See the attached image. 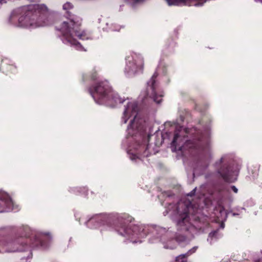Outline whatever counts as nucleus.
Returning <instances> with one entry per match:
<instances>
[{
  "instance_id": "20",
  "label": "nucleus",
  "mask_w": 262,
  "mask_h": 262,
  "mask_svg": "<svg viewBox=\"0 0 262 262\" xmlns=\"http://www.w3.org/2000/svg\"><path fill=\"white\" fill-rule=\"evenodd\" d=\"M181 128L182 127H180L179 128H177L175 130L173 138L171 143V147H177L178 144L177 142L180 138V132Z\"/></svg>"
},
{
  "instance_id": "8",
  "label": "nucleus",
  "mask_w": 262,
  "mask_h": 262,
  "mask_svg": "<svg viewBox=\"0 0 262 262\" xmlns=\"http://www.w3.org/2000/svg\"><path fill=\"white\" fill-rule=\"evenodd\" d=\"M172 152L177 154V159L192 158L195 163L194 169L203 170L208 168L212 155L209 148H171Z\"/></svg>"
},
{
  "instance_id": "1",
  "label": "nucleus",
  "mask_w": 262,
  "mask_h": 262,
  "mask_svg": "<svg viewBox=\"0 0 262 262\" xmlns=\"http://www.w3.org/2000/svg\"><path fill=\"white\" fill-rule=\"evenodd\" d=\"M130 222V220L118 214H100L90 218L86 224L91 228L106 226L109 229H114L118 234L130 239L133 243L138 242L134 240L135 238H144L150 234L152 236L149 239L150 243L162 242L165 248H174L167 244L168 233L165 228L157 226H139Z\"/></svg>"
},
{
  "instance_id": "27",
  "label": "nucleus",
  "mask_w": 262,
  "mask_h": 262,
  "mask_svg": "<svg viewBox=\"0 0 262 262\" xmlns=\"http://www.w3.org/2000/svg\"><path fill=\"white\" fill-rule=\"evenodd\" d=\"M196 187L194 188L192 190H191L189 193H188L187 195L190 196H192L195 195L196 192Z\"/></svg>"
},
{
  "instance_id": "39",
  "label": "nucleus",
  "mask_w": 262,
  "mask_h": 262,
  "mask_svg": "<svg viewBox=\"0 0 262 262\" xmlns=\"http://www.w3.org/2000/svg\"><path fill=\"white\" fill-rule=\"evenodd\" d=\"M159 67H158V69H157V71L158 70V69H159Z\"/></svg>"
},
{
  "instance_id": "4",
  "label": "nucleus",
  "mask_w": 262,
  "mask_h": 262,
  "mask_svg": "<svg viewBox=\"0 0 262 262\" xmlns=\"http://www.w3.org/2000/svg\"><path fill=\"white\" fill-rule=\"evenodd\" d=\"M47 10L44 5L34 4L24 6L13 11L8 21L11 25L34 29L44 25L41 23L43 11Z\"/></svg>"
},
{
  "instance_id": "38",
  "label": "nucleus",
  "mask_w": 262,
  "mask_h": 262,
  "mask_svg": "<svg viewBox=\"0 0 262 262\" xmlns=\"http://www.w3.org/2000/svg\"><path fill=\"white\" fill-rule=\"evenodd\" d=\"M159 67H158V69H157V71L158 70V69H159Z\"/></svg>"
},
{
  "instance_id": "7",
  "label": "nucleus",
  "mask_w": 262,
  "mask_h": 262,
  "mask_svg": "<svg viewBox=\"0 0 262 262\" xmlns=\"http://www.w3.org/2000/svg\"><path fill=\"white\" fill-rule=\"evenodd\" d=\"M242 166V162L235 160L230 155H224L215 161L214 167L216 172L226 182H234L237 180L240 169Z\"/></svg>"
},
{
  "instance_id": "32",
  "label": "nucleus",
  "mask_w": 262,
  "mask_h": 262,
  "mask_svg": "<svg viewBox=\"0 0 262 262\" xmlns=\"http://www.w3.org/2000/svg\"><path fill=\"white\" fill-rule=\"evenodd\" d=\"M144 0H134V1L136 2V3H138V2H143Z\"/></svg>"
},
{
  "instance_id": "35",
  "label": "nucleus",
  "mask_w": 262,
  "mask_h": 262,
  "mask_svg": "<svg viewBox=\"0 0 262 262\" xmlns=\"http://www.w3.org/2000/svg\"><path fill=\"white\" fill-rule=\"evenodd\" d=\"M30 2H33L36 1V0H29Z\"/></svg>"
},
{
  "instance_id": "19",
  "label": "nucleus",
  "mask_w": 262,
  "mask_h": 262,
  "mask_svg": "<svg viewBox=\"0 0 262 262\" xmlns=\"http://www.w3.org/2000/svg\"><path fill=\"white\" fill-rule=\"evenodd\" d=\"M176 46V43L171 40L168 44L166 45L165 48L163 50V54L168 56L170 54L174 52V49Z\"/></svg>"
},
{
  "instance_id": "5",
  "label": "nucleus",
  "mask_w": 262,
  "mask_h": 262,
  "mask_svg": "<svg viewBox=\"0 0 262 262\" xmlns=\"http://www.w3.org/2000/svg\"><path fill=\"white\" fill-rule=\"evenodd\" d=\"M66 18L69 21H63L60 28L55 27L56 30L60 31L62 35L61 38L62 42L74 46L78 50L85 51L81 44L73 37L74 35L81 40L89 39L85 31H80L81 18L70 12H67Z\"/></svg>"
},
{
  "instance_id": "31",
  "label": "nucleus",
  "mask_w": 262,
  "mask_h": 262,
  "mask_svg": "<svg viewBox=\"0 0 262 262\" xmlns=\"http://www.w3.org/2000/svg\"><path fill=\"white\" fill-rule=\"evenodd\" d=\"M163 75H165L166 74V70L165 68H164L163 71Z\"/></svg>"
},
{
  "instance_id": "14",
  "label": "nucleus",
  "mask_w": 262,
  "mask_h": 262,
  "mask_svg": "<svg viewBox=\"0 0 262 262\" xmlns=\"http://www.w3.org/2000/svg\"><path fill=\"white\" fill-rule=\"evenodd\" d=\"M13 204L12 200L7 193L0 192V213L10 211Z\"/></svg>"
},
{
  "instance_id": "33",
  "label": "nucleus",
  "mask_w": 262,
  "mask_h": 262,
  "mask_svg": "<svg viewBox=\"0 0 262 262\" xmlns=\"http://www.w3.org/2000/svg\"><path fill=\"white\" fill-rule=\"evenodd\" d=\"M255 262H262V259H258L257 260H256Z\"/></svg>"
},
{
  "instance_id": "6",
  "label": "nucleus",
  "mask_w": 262,
  "mask_h": 262,
  "mask_svg": "<svg viewBox=\"0 0 262 262\" xmlns=\"http://www.w3.org/2000/svg\"><path fill=\"white\" fill-rule=\"evenodd\" d=\"M88 91L98 104L114 107L118 103H123L125 100L113 91L106 80L96 82L88 88Z\"/></svg>"
},
{
  "instance_id": "17",
  "label": "nucleus",
  "mask_w": 262,
  "mask_h": 262,
  "mask_svg": "<svg viewBox=\"0 0 262 262\" xmlns=\"http://www.w3.org/2000/svg\"><path fill=\"white\" fill-rule=\"evenodd\" d=\"M214 213L219 221L226 220L227 217V213L224 207L221 205H218L214 209Z\"/></svg>"
},
{
  "instance_id": "18",
  "label": "nucleus",
  "mask_w": 262,
  "mask_h": 262,
  "mask_svg": "<svg viewBox=\"0 0 262 262\" xmlns=\"http://www.w3.org/2000/svg\"><path fill=\"white\" fill-rule=\"evenodd\" d=\"M220 237L221 234L219 233V229H217L216 230L212 231L209 233L207 241L209 242L210 244H212Z\"/></svg>"
},
{
  "instance_id": "37",
  "label": "nucleus",
  "mask_w": 262,
  "mask_h": 262,
  "mask_svg": "<svg viewBox=\"0 0 262 262\" xmlns=\"http://www.w3.org/2000/svg\"><path fill=\"white\" fill-rule=\"evenodd\" d=\"M173 241V239H170L168 242H171Z\"/></svg>"
},
{
  "instance_id": "26",
  "label": "nucleus",
  "mask_w": 262,
  "mask_h": 262,
  "mask_svg": "<svg viewBox=\"0 0 262 262\" xmlns=\"http://www.w3.org/2000/svg\"><path fill=\"white\" fill-rule=\"evenodd\" d=\"M198 248V247L197 246H194L193 248H192L191 249H190L187 253H186L185 254H186V255L187 256H189V255L194 253L196 251Z\"/></svg>"
},
{
  "instance_id": "22",
  "label": "nucleus",
  "mask_w": 262,
  "mask_h": 262,
  "mask_svg": "<svg viewBox=\"0 0 262 262\" xmlns=\"http://www.w3.org/2000/svg\"><path fill=\"white\" fill-rule=\"evenodd\" d=\"M91 80L94 82V83H95L96 82H97L98 81H101L99 79V76L97 74V71L95 69H93L91 72L90 74L89 75Z\"/></svg>"
},
{
  "instance_id": "3",
  "label": "nucleus",
  "mask_w": 262,
  "mask_h": 262,
  "mask_svg": "<svg viewBox=\"0 0 262 262\" xmlns=\"http://www.w3.org/2000/svg\"><path fill=\"white\" fill-rule=\"evenodd\" d=\"M151 129L147 122L142 120L137 122L134 128V119L132 120L127 126V134L123 140V145L126 147H160L164 142V135L159 131L151 135Z\"/></svg>"
},
{
  "instance_id": "16",
  "label": "nucleus",
  "mask_w": 262,
  "mask_h": 262,
  "mask_svg": "<svg viewBox=\"0 0 262 262\" xmlns=\"http://www.w3.org/2000/svg\"><path fill=\"white\" fill-rule=\"evenodd\" d=\"M9 61L7 59H4L2 61L0 70L6 75L9 73H15L16 72V67L12 64L8 63Z\"/></svg>"
},
{
  "instance_id": "28",
  "label": "nucleus",
  "mask_w": 262,
  "mask_h": 262,
  "mask_svg": "<svg viewBox=\"0 0 262 262\" xmlns=\"http://www.w3.org/2000/svg\"><path fill=\"white\" fill-rule=\"evenodd\" d=\"M231 190L235 193L238 192V189L234 185L231 186Z\"/></svg>"
},
{
  "instance_id": "10",
  "label": "nucleus",
  "mask_w": 262,
  "mask_h": 262,
  "mask_svg": "<svg viewBox=\"0 0 262 262\" xmlns=\"http://www.w3.org/2000/svg\"><path fill=\"white\" fill-rule=\"evenodd\" d=\"M126 64L124 69V73L126 76L132 77L143 72L144 60L140 55L134 54L131 57L126 58Z\"/></svg>"
},
{
  "instance_id": "15",
  "label": "nucleus",
  "mask_w": 262,
  "mask_h": 262,
  "mask_svg": "<svg viewBox=\"0 0 262 262\" xmlns=\"http://www.w3.org/2000/svg\"><path fill=\"white\" fill-rule=\"evenodd\" d=\"M138 111V104L136 102H129L125 106L123 111V116L122 119L124 120L123 123H126L128 120L127 115L136 116Z\"/></svg>"
},
{
  "instance_id": "23",
  "label": "nucleus",
  "mask_w": 262,
  "mask_h": 262,
  "mask_svg": "<svg viewBox=\"0 0 262 262\" xmlns=\"http://www.w3.org/2000/svg\"><path fill=\"white\" fill-rule=\"evenodd\" d=\"M74 7L73 4L70 2H67L63 5V9L66 10V13L64 14V16L66 18L67 12H69V10L73 9ZM70 12H71L70 11Z\"/></svg>"
},
{
  "instance_id": "2",
  "label": "nucleus",
  "mask_w": 262,
  "mask_h": 262,
  "mask_svg": "<svg viewBox=\"0 0 262 262\" xmlns=\"http://www.w3.org/2000/svg\"><path fill=\"white\" fill-rule=\"evenodd\" d=\"M51 239L49 232L30 233L28 227L0 229V253L24 251L28 248H46Z\"/></svg>"
},
{
  "instance_id": "25",
  "label": "nucleus",
  "mask_w": 262,
  "mask_h": 262,
  "mask_svg": "<svg viewBox=\"0 0 262 262\" xmlns=\"http://www.w3.org/2000/svg\"><path fill=\"white\" fill-rule=\"evenodd\" d=\"M84 189V188H82L81 187H74V188H72L71 191L74 193H76V194L78 193H80L81 192V191H82V190Z\"/></svg>"
},
{
  "instance_id": "12",
  "label": "nucleus",
  "mask_w": 262,
  "mask_h": 262,
  "mask_svg": "<svg viewBox=\"0 0 262 262\" xmlns=\"http://www.w3.org/2000/svg\"><path fill=\"white\" fill-rule=\"evenodd\" d=\"M158 76V72L156 71L150 80L147 82V95L151 98L157 103H160L162 101V95H158L156 92L157 83L156 78Z\"/></svg>"
},
{
  "instance_id": "34",
  "label": "nucleus",
  "mask_w": 262,
  "mask_h": 262,
  "mask_svg": "<svg viewBox=\"0 0 262 262\" xmlns=\"http://www.w3.org/2000/svg\"><path fill=\"white\" fill-rule=\"evenodd\" d=\"M4 1V0H0V4L3 3V2Z\"/></svg>"
},
{
  "instance_id": "30",
  "label": "nucleus",
  "mask_w": 262,
  "mask_h": 262,
  "mask_svg": "<svg viewBox=\"0 0 262 262\" xmlns=\"http://www.w3.org/2000/svg\"><path fill=\"white\" fill-rule=\"evenodd\" d=\"M232 214L233 216H236V215H238L239 214L237 213L232 212Z\"/></svg>"
},
{
  "instance_id": "9",
  "label": "nucleus",
  "mask_w": 262,
  "mask_h": 262,
  "mask_svg": "<svg viewBox=\"0 0 262 262\" xmlns=\"http://www.w3.org/2000/svg\"><path fill=\"white\" fill-rule=\"evenodd\" d=\"M189 220V213L187 211L179 214L174 220L177 228L174 239L179 244L187 241V233L190 227Z\"/></svg>"
},
{
  "instance_id": "36",
  "label": "nucleus",
  "mask_w": 262,
  "mask_h": 262,
  "mask_svg": "<svg viewBox=\"0 0 262 262\" xmlns=\"http://www.w3.org/2000/svg\"><path fill=\"white\" fill-rule=\"evenodd\" d=\"M158 152V150L154 151V154H156V152Z\"/></svg>"
},
{
  "instance_id": "24",
  "label": "nucleus",
  "mask_w": 262,
  "mask_h": 262,
  "mask_svg": "<svg viewBox=\"0 0 262 262\" xmlns=\"http://www.w3.org/2000/svg\"><path fill=\"white\" fill-rule=\"evenodd\" d=\"M188 256L185 254L179 255L176 258V262H187V257Z\"/></svg>"
},
{
  "instance_id": "21",
  "label": "nucleus",
  "mask_w": 262,
  "mask_h": 262,
  "mask_svg": "<svg viewBox=\"0 0 262 262\" xmlns=\"http://www.w3.org/2000/svg\"><path fill=\"white\" fill-rule=\"evenodd\" d=\"M215 191L219 194L220 199H222L223 196V192L227 191V188L223 185H221L217 186L215 188Z\"/></svg>"
},
{
  "instance_id": "13",
  "label": "nucleus",
  "mask_w": 262,
  "mask_h": 262,
  "mask_svg": "<svg viewBox=\"0 0 262 262\" xmlns=\"http://www.w3.org/2000/svg\"><path fill=\"white\" fill-rule=\"evenodd\" d=\"M155 148H130L127 150L129 159L132 160H141L142 158L148 157L151 155L150 149Z\"/></svg>"
},
{
  "instance_id": "29",
  "label": "nucleus",
  "mask_w": 262,
  "mask_h": 262,
  "mask_svg": "<svg viewBox=\"0 0 262 262\" xmlns=\"http://www.w3.org/2000/svg\"><path fill=\"white\" fill-rule=\"evenodd\" d=\"M256 3H259L262 4V0H254Z\"/></svg>"
},
{
  "instance_id": "11",
  "label": "nucleus",
  "mask_w": 262,
  "mask_h": 262,
  "mask_svg": "<svg viewBox=\"0 0 262 262\" xmlns=\"http://www.w3.org/2000/svg\"><path fill=\"white\" fill-rule=\"evenodd\" d=\"M210 132L211 127L209 125L204 127V133L196 131L193 138L187 141L189 144L192 145L189 147H209V135Z\"/></svg>"
}]
</instances>
